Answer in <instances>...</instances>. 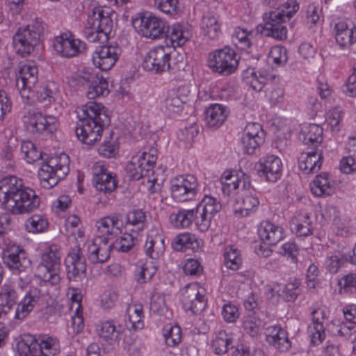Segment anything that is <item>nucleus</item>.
<instances>
[{
    "label": "nucleus",
    "mask_w": 356,
    "mask_h": 356,
    "mask_svg": "<svg viewBox=\"0 0 356 356\" xmlns=\"http://www.w3.org/2000/svg\"><path fill=\"white\" fill-rule=\"evenodd\" d=\"M0 202L8 213L20 215L38 209L40 198L34 190L25 186L21 179L8 176L0 180Z\"/></svg>",
    "instance_id": "1"
},
{
    "label": "nucleus",
    "mask_w": 356,
    "mask_h": 356,
    "mask_svg": "<svg viewBox=\"0 0 356 356\" xmlns=\"http://www.w3.org/2000/svg\"><path fill=\"white\" fill-rule=\"evenodd\" d=\"M79 120L76 122L75 134L77 138L87 145L99 140L104 129L110 124V117L104 106L95 102H90L80 108Z\"/></svg>",
    "instance_id": "2"
},
{
    "label": "nucleus",
    "mask_w": 356,
    "mask_h": 356,
    "mask_svg": "<svg viewBox=\"0 0 356 356\" xmlns=\"http://www.w3.org/2000/svg\"><path fill=\"white\" fill-rule=\"evenodd\" d=\"M138 32L143 36L152 40L166 38L172 46H181L188 40V33L179 24L169 26L166 22L149 13L140 17Z\"/></svg>",
    "instance_id": "3"
},
{
    "label": "nucleus",
    "mask_w": 356,
    "mask_h": 356,
    "mask_svg": "<svg viewBox=\"0 0 356 356\" xmlns=\"http://www.w3.org/2000/svg\"><path fill=\"white\" fill-rule=\"evenodd\" d=\"M3 261L12 274L17 275L23 287L31 281V261L24 249L16 244H8L3 252Z\"/></svg>",
    "instance_id": "4"
},
{
    "label": "nucleus",
    "mask_w": 356,
    "mask_h": 356,
    "mask_svg": "<svg viewBox=\"0 0 356 356\" xmlns=\"http://www.w3.org/2000/svg\"><path fill=\"white\" fill-rule=\"evenodd\" d=\"M3 261L12 274L17 275L23 287L31 281V261L24 249L16 244H8L3 252Z\"/></svg>",
    "instance_id": "5"
},
{
    "label": "nucleus",
    "mask_w": 356,
    "mask_h": 356,
    "mask_svg": "<svg viewBox=\"0 0 356 356\" xmlns=\"http://www.w3.org/2000/svg\"><path fill=\"white\" fill-rule=\"evenodd\" d=\"M286 10L277 9L266 13V22L261 33L266 37H272L277 40H284L287 37V29L284 25L298 9V5L293 1L284 4Z\"/></svg>",
    "instance_id": "6"
},
{
    "label": "nucleus",
    "mask_w": 356,
    "mask_h": 356,
    "mask_svg": "<svg viewBox=\"0 0 356 356\" xmlns=\"http://www.w3.org/2000/svg\"><path fill=\"white\" fill-rule=\"evenodd\" d=\"M69 157L65 154L42 161L38 170L41 186L49 189L56 186L69 173Z\"/></svg>",
    "instance_id": "7"
},
{
    "label": "nucleus",
    "mask_w": 356,
    "mask_h": 356,
    "mask_svg": "<svg viewBox=\"0 0 356 356\" xmlns=\"http://www.w3.org/2000/svg\"><path fill=\"white\" fill-rule=\"evenodd\" d=\"M60 348L58 340L51 337H44L39 343L33 336L28 335L16 345L19 356H54Z\"/></svg>",
    "instance_id": "8"
},
{
    "label": "nucleus",
    "mask_w": 356,
    "mask_h": 356,
    "mask_svg": "<svg viewBox=\"0 0 356 356\" xmlns=\"http://www.w3.org/2000/svg\"><path fill=\"white\" fill-rule=\"evenodd\" d=\"M43 31V23L39 19L19 28L13 36V44L17 52L22 56L30 54L39 44Z\"/></svg>",
    "instance_id": "9"
},
{
    "label": "nucleus",
    "mask_w": 356,
    "mask_h": 356,
    "mask_svg": "<svg viewBox=\"0 0 356 356\" xmlns=\"http://www.w3.org/2000/svg\"><path fill=\"white\" fill-rule=\"evenodd\" d=\"M19 295L16 289L10 285H4L0 289V346L7 337L6 324L15 319L16 307Z\"/></svg>",
    "instance_id": "10"
},
{
    "label": "nucleus",
    "mask_w": 356,
    "mask_h": 356,
    "mask_svg": "<svg viewBox=\"0 0 356 356\" xmlns=\"http://www.w3.org/2000/svg\"><path fill=\"white\" fill-rule=\"evenodd\" d=\"M61 253L56 245L47 247L42 252L38 267V276L44 281L57 283L60 280Z\"/></svg>",
    "instance_id": "11"
},
{
    "label": "nucleus",
    "mask_w": 356,
    "mask_h": 356,
    "mask_svg": "<svg viewBox=\"0 0 356 356\" xmlns=\"http://www.w3.org/2000/svg\"><path fill=\"white\" fill-rule=\"evenodd\" d=\"M114 13L109 11L108 9L102 8H94L92 13L88 16V24L91 30V33H87L88 38L92 42L97 40L98 34L102 33L107 38L111 33L113 27V21L112 19Z\"/></svg>",
    "instance_id": "12"
},
{
    "label": "nucleus",
    "mask_w": 356,
    "mask_h": 356,
    "mask_svg": "<svg viewBox=\"0 0 356 356\" xmlns=\"http://www.w3.org/2000/svg\"><path fill=\"white\" fill-rule=\"evenodd\" d=\"M238 65L237 54L229 47L216 51L209 60V66L213 72L222 76H229L234 73Z\"/></svg>",
    "instance_id": "13"
},
{
    "label": "nucleus",
    "mask_w": 356,
    "mask_h": 356,
    "mask_svg": "<svg viewBox=\"0 0 356 356\" xmlns=\"http://www.w3.org/2000/svg\"><path fill=\"white\" fill-rule=\"evenodd\" d=\"M156 149H151L149 153L139 152L134 156L127 165L130 177L139 180L143 177H149L153 175V168L156 161Z\"/></svg>",
    "instance_id": "14"
},
{
    "label": "nucleus",
    "mask_w": 356,
    "mask_h": 356,
    "mask_svg": "<svg viewBox=\"0 0 356 356\" xmlns=\"http://www.w3.org/2000/svg\"><path fill=\"white\" fill-rule=\"evenodd\" d=\"M198 192V182L193 175H181L171 181L172 197L178 202H185L193 199Z\"/></svg>",
    "instance_id": "15"
},
{
    "label": "nucleus",
    "mask_w": 356,
    "mask_h": 356,
    "mask_svg": "<svg viewBox=\"0 0 356 356\" xmlns=\"http://www.w3.org/2000/svg\"><path fill=\"white\" fill-rule=\"evenodd\" d=\"M170 47L157 46L152 49L146 55L143 61V67L155 73H160L171 68Z\"/></svg>",
    "instance_id": "16"
},
{
    "label": "nucleus",
    "mask_w": 356,
    "mask_h": 356,
    "mask_svg": "<svg viewBox=\"0 0 356 356\" xmlns=\"http://www.w3.org/2000/svg\"><path fill=\"white\" fill-rule=\"evenodd\" d=\"M24 124L31 134H51L57 129V119L53 115H44L40 112L29 111L24 116Z\"/></svg>",
    "instance_id": "17"
},
{
    "label": "nucleus",
    "mask_w": 356,
    "mask_h": 356,
    "mask_svg": "<svg viewBox=\"0 0 356 356\" xmlns=\"http://www.w3.org/2000/svg\"><path fill=\"white\" fill-rule=\"evenodd\" d=\"M38 81V67L33 62L19 66L16 76V87L22 98L29 99L32 89Z\"/></svg>",
    "instance_id": "18"
},
{
    "label": "nucleus",
    "mask_w": 356,
    "mask_h": 356,
    "mask_svg": "<svg viewBox=\"0 0 356 356\" xmlns=\"http://www.w3.org/2000/svg\"><path fill=\"white\" fill-rule=\"evenodd\" d=\"M67 277L70 281L81 282L86 277L85 257L79 246L71 250L66 259Z\"/></svg>",
    "instance_id": "19"
},
{
    "label": "nucleus",
    "mask_w": 356,
    "mask_h": 356,
    "mask_svg": "<svg viewBox=\"0 0 356 356\" xmlns=\"http://www.w3.org/2000/svg\"><path fill=\"white\" fill-rule=\"evenodd\" d=\"M120 54L121 49L118 45L99 46L92 54V61L96 67L107 71L114 66Z\"/></svg>",
    "instance_id": "20"
},
{
    "label": "nucleus",
    "mask_w": 356,
    "mask_h": 356,
    "mask_svg": "<svg viewBox=\"0 0 356 356\" xmlns=\"http://www.w3.org/2000/svg\"><path fill=\"white\" fill-rule=\"evenodd\" d=\"M53 46L56 52L66 58L76 56L87 48L83 41L67 33L56 37Z\"/></svg>",
    "instance_id": "21"
},
{
    "label": "nucleus",
    "mask_w": 356,
    "mask_h": 356,
    "mask_svg": "<svg viewBox=\"0 0 356 356\" xmlns=\"http://www.w3.org/2000/svg\"><path fill=\"white\" fill-rule=\"evenodd\" d=\"M182 305L186 311H191L193 314H200L207 305L204 295L200 291V286L197 284H191L186 286L182 293Z\"/></svg>",
    "instance_id": "22"
},
{
    "label": "nucleus",
    "mask_w": 356,
    "mask_h": 356,
    "mask_svg": "<svg viewBox=\"0 0 356 356\" xmlns=\"http://www.w3.org/2000/svg\"><path fill=\"white\" fill-rule=\"evenodd\" d=\"M183 88H173L164 93L161 99V108L168 115L179 113L186 102V96L183 95Z\"/></svg>",
    "instance_id": "23"
},
{
    "label": "nucleus",
    "mask_w": 356,
    "mask_h": 356,
    "mask_svg": "<svg viewBox=\"0 0 356 356\" xmlns=\"http://www.w3.org/2000/svg\"><path fill=\"white\" fill-rule=\"evenodd\" d=\"M93 184L97 191L110 193L116 188L115 177L104 165L95 164L93 166Z\"/></svg>",
    "instance_id": "24"
},
{
    "label": "nucleus",
    "mask_w": 356,
    "mask_h": 356,
    "mask_svg": "<svg viewBox=\"0 0 356 356\" xmlns=\"http://www.w3.org/2000/svg\"><path fill=\"white\" fill-rule=\"evenodd\" d=\"M258 172L264 176L266 180L270 182L276 181L282 174V161L275 155H268L260 159Z\"/></svg>",
    "instance_id": "25"
},
{
    "label": "nucleus",
    "mask_w": 356,
    "mask_h": 356,
    "mask_svg": "<svg viewBox=\"0 0 356 356\" xmlns=\"http://www.w3.org/2000/svg\"><path fill=\"white\" fill-rule=\"evenodd\" d=\"M229 110L227 106L221 104H211L204 111L206 126L216 129L226 121Z\"/></svg>",
    "instance_id": "26"
},
{
    "label": "nucleus",
    "mask_w": 356,
    "mask_h": 356,
    "mask_svg": "<svg viewBox=\"0 0 356 356\" xmlns=\"http://www.w3.org/2000/svg\"><path fill=\"white\" fill-rule=\"evenodd\" d=\"M266 337V341L280 352H286L291 346L286 331L279 325L267 327Z\"/></svg>",
    "instance_id": "27"
},
{
    "label": "nucleus",
    "mask_w": 356,
    "mask_h": 356,
    "mask_svg": "<svg viewBox=\"0 0 356 356\" xmlns=\"http://www.w3.org/2000/svg\"><path fill=\"white\" fill-rule=\"evenodd\" d=\"M42 298L41 290L37 287L31 288L16 307L15 319H24L38 304Z\"/></svg>",
    "instance_id": "28"
},
{
    "label": "nucleus",
    "mask_w": 356,
    "mask_h": 356,
    "mask_svg": "<svg viewBox=\"0 0 356 356\" xmlns=\"http://www.w3.org/2000/svg\"><path fill=\"white\" fill-rule=\"evenodd\" d=\"M323 152L316 148L302 153L299 157V168L305 174L317 172L323 163Z\"/></svg>",
    "instance_id": "29"
},
{
    "label": "nucleus",
    "mask_w": 356,
    "mask_h": 356,
    "mask_svg": "<svg viewBox=\"0 0 356 356\" xmlns=\"http://www.w3.org/2000/svg\"><path fill=\"white\" fill-rule=\"evenodd\" d=\"M311 315L312 324L308 326V334L311 338V343L316 346L321 343L325 337L323 325L325 312L321 309H314Z\"/></svg>",
    "instance_id": "30"
},
{
    "label": "nucleus",
    "mask_w": 356,
    "mask_h": 356,
    "mask_svg": "<svg viewBox=\"0 0 356 356\" xmlns=\"http://www.w3.org/2000/svg\"><path fill=\"white\" fill-rule=\"evenodd\" d=\"M258 234L264 243L272 245L277 244L284 238V229L279 225L264 221L260 224Z\"/></svg>",
    "instance_id": "31"
},
{
    "label": "nucleus",
    "mask_w": 356,
    "mask_h": 356,
    "mask_svg": "<svg viewBox=\"0 0 356 356\" xmlns=\"http://www.w3.org/2000/svg\"><path fill=\"white\" fill-rule=\"evenodd\" d=\"M290 226L298 236H308L312 234L313 223L307 212H296L291 219Z\"/></svg>",
    "instance_id": "32"
},
{
    "label": "nucleus",
    "mask_w": 356,
    "mask_h": 356,
    "mask_svg": "<svg viewBox=\"0 0 356 356\" xmlns=\"http://www.w3.org/2000/svg\"><path fill=\"white\" fill-rule=\"evenodd\" d=\"M149 234L144 245V252L149 258L156 260L162 256L165 251L164 238L159 233Z\"/></svg>",
    "instance_id": "33"
},
{
    "label": "nucleus",
    "mask_w": 356,
    "mask_h": 356,
    "mask_svg": "<svg viewBox=\"0 0 356 356\" xmlns=\"http://www.w3.org/2000/svg\"><path fill=\"white\" fill-rule=\"evenodd\" d=\"M234 213L240 216H247L249 211L255 209L259 204V200L255 193L245 191L241 196L236 198L235 201Z\"/></svg>",
    "instance_id": "34"
},
{
    "label": "nucleus",
    "mask_w": 356,
    "mask_h": 356,
    "mask_svg": "<svg viewBox=\"0 0 356 356\" xmlns=\"http://www.w3.org/2000/svg\"><path fill=\"white\" fill-rule=\"evenodd\" d=\"M201 246V241L190 233H184L176 236L172 241V247L176 251H197Z\"/></svg>",
    "instance_id": "35"
},
{
    "label": "nucleus",
    "mask_w": 356,
    "mask_h": 356,
    "mask_svg": "<svg viewBox=\"0 0 356 356\" xmlns=\"http://www.w3.org/2000/svg\"><path fill=\"white\" fill-rule=\"evenodd\" d=\"M323 133L321 126L309 124L302 128L299 138L304 144L316 147L323 141Z\"/></svg>",
    "instance_id": "36"
},
{
    "label": "nucleus",
    "mask_w": 356,
    "mask_h": 356,
    "mask_svg": "<svg viewBox=\"0 0 356 356\" xmlns=\"http://www.w3.org/2000/svg\"><path fill=\"white\" fill-rule=\"evenodd\" d=\"M335 39L342 48L350 47L356 40V31L344 22L335 24Z\"/></svg>",
    "instance_id": "37"
},
{
    "label": "nucleus",
    "mask_w": 356,
    "mask_h": 356,
    "mask_svg": "<svg viewBox=\"0 0 356 356\" xmlns=\"http://www.w3.org/2000/svg\"><path fill=\"white\" fill-rule=\"evenodd\" d=\"M312 193L317 197H326L334 193L335 188L330 184L327 174L317 175L310 186Z\"/></svg>",
    "instance_id": "38"
},
{
    "label": "nucleus",
    "mask_w": 356,
    "mask_h": 356,
    "mask_svg": "<svg viewBox=\"0 0 356 356\" xmlns=\"http://www.w3.org/2000/svg\"><path fill=\"white\" fill-rule=\"evenodd\" d=\"M97 330L101 338L112 343L120 339L124 328L120 325L116 326L113 321H106Z\"/></svg>",
    "instance_id": "39"
},
{
    "label": "nucleus",
    "mask_w": 356,
    "mask_h": 356,
    "mask_svg": "<svg viewBox=\"0 0 356 356\" xmlns=\"http://www.w3.org/2000/svg\"><path fill=\"white\" fill-rule=\"evenodd\" d=\"M201 29L204 35L211 40H217L220 35V25L218 19L210 13L203 16Z\"/></svg>",
    "instance_id": "40"
},
{
    "label": "nucleus",
    "mask_w": 356,
    "mask_h": 356,
    "mask_svg": "<svg viewBox=\"0 0 356 356\" xmlns=\"http://www.w3.org/2000/svg\"><path fill=\"white\" fill-rule=\"evenodd\" d=\"M194 215L193 209H180L170 215V220L175 227L187 228L194 222Z\"/></svg>",
    "instance_id": "41"
},
{
    "label": "nucleus",
    "mask_w": 356,
    "mask_h": 356,
    "mask_svg": "<svg viewBox=\"0 0 356 356\" xmlns=\"http://www.w3.org/2000/svg\"><path fill=\"white\" fill-rule=\"evenodd\" d=\"M146 225V213L142 209H133L127 213L125 226H132L131 231L138 233L144 229Z\"/></svg>",
    "instance_id": "42"
},
{
    "label": "nucleus",
    "mask_w": 356,
    "mask_h": 356,
    "mask_svg": "<svg viewBox=\"0 0 356 356\" xmlns=\"http://www.w3.org/2000/svg\"><path fill=\"white\" fill-rule=\"evenodd\" d=\"M58 92V85L55 82L49 81L41 86L35 92L37 99L44 105H47L55 101Z\"/></svg>",
    "instance_id": "43"
},
{
    "label": "nucleus",
    "mask_w": 356,
    "mask_h": 356,
    "mask_svg": "<svg viewBox=\"0 0 356 356\" xmlns=\"http://www.w3.org/2000/svg\"><path fill=\"white\" fill-rule=\"evenodd\" d=\"M344 248L337 250L327 257L325 263L330 273H337L345 261L349 262L348 253L344 251Z\"/></svg>",
    "instance_id": "44"
},
{
    "label": "nucleus",
    "mask_w": 356,
    "mask_h": 356,
    "mask_svg": "<svg viewBox=\"0 0 356 356\" xmlns=\"http://www.w3.org/2000/svg\"><path fill=\"white\" fill-rule=\"evenodd\" d=\"M94 81L89 82L88 84V91L86 96L90 99H95L99 96L107 95L109 92L108 90V82L102 77H99L96 74V78Z\"/></svg>",
    "instance_id": "45"
},
{
    "label": "nucleus",
    "mask_w": 356,
    "mask_h": 356,
    "mask_svg": "<svg viewBox=\"0 0 356 356\" xmlns=\"http://www.w3.org/2000/svg\"><path fill=\"white\" fill-rule=\"evenodd\" d=\"M225 265L229 269L236 270L242 264L239 250L234 245H228L224 252Z\"/></svg>",
    "instance_id": "46"
},
{
    "label": "nucleus",
    "mask_w": 356,
    "mask_h": 356,
    "mask_svg": "<svg viewBox=\"0 0 356 356\" xmlns=\"http://www.w3.org/2000/svg\"><path fill=\"white\" fill-rule=\"evenodd\" d=\"M232 343V337L225 331L220 330L213 339L211 346L216 354L222 355L227 353Z\"/></svg>",
    "instance_id": "47"
},
{
    "label": "nucleus",
    "mask_w": 356,
    "mask_h": 356,
    "mask_svg": "<svg viewBox=\"0 0 356 356\" xmlns=\"http://www.w3.org/2000/svg\"><path fill=\"white\" fill-rule=\"evenodd\" d=\"M21 152L27 163H33L42 159V154L30 140L23 141L21 145Z\"/></svg>",
    "instance_id": "48"
},
{
    "label": "nucleus",
    "mask_w": 356,
    "mask_h": 356,
    "mask_svg": "<svg viewBox=\"0 0 356 356\" xmlns=\"http://www.w3.org/2000/svg\"><path fill=\"white\" fill-rule=\"evenodd\" d=\"M48 222L42 216L33 215L25 222L26 229L29 232H42L48 227Z\"/></svg>",
    "instance_id": "49"
},
{
    "label": "nucleus",
    "mask_w": 356,
    "mask_h": 356,
    "mask_svg": "<svg viewBox=\"0 0 356 356\" xmlns=\"http://www.w3.org/2000/svg\"><path fill=\"white\" fill-rule=\"evenodd\" d=\"M96 74L83 71L74 74L69 79V84L71 87L79 89L81 86H88L89 82L94 81Z\"/></svg>",
    "instance_id": "50"
},
{
    "label": "nucleus",
    "mask_w": 356,
    "mask_h": 356,
    "mask_svg": "<svg viewBox=\"0 0 356 356\" xmlns=\"http://www.w3.org/2000/svg\"><path fill=\"white\" fill-rule=\"evenodd\" d=\"M110 238L104 236H96V243L99 245L98 263H104L110 258L111 250L113 249Z\"/></svg>",
    "instance_id": "51"
},
{
    "label": "nucleus",
    "mask_w": 356,
    "mask_h": 356,
    "mask_svg": "<svg viewBox=\"0 0 356 356\" xmlns=\"http://www.w3.org/2000/svg\"><path fill=\"white\" fill-rule=\"evenodd\" d=\"M339 292L343 293H356V274L348 273L338 280Z\"/></svg>",
    "instance_id": "52"
},
{
    "label": "nucleus",
    "mask_w": 356,
    "mask_h": 356,
    "mask_svg": "<svg viewBox=\"0 0 356 356\" xmlns=\"http://www.w3.org/2000/svg\"><path fill=\"white\" fill-rule=\"evenodd\" d=\"M138 241L136 237L131 234L125 233L114 243H111L113 249L122 252L129 251Z\"/></svg>",
    "instance_id": "53"
},
{
    "label": "nucleus",
    "mask_w": 356,
    "mask_h": 356,
    "mask_svg": "<svg viewBox=\"0 0 356 356\" xmlns=\"http://www.w3.org/2000/svg\"><path fill=\"white\" fill-rule=\"evenodd\" d=\"M194 211V222L197 227L201 232L207 231L210 225L211 218L199 204L193 209Z\"/></svg>",
    "instance_id": "54"
},
{
    "label": "nucleus",
    "mask_w": 356,
    "mask_h": 356,
    "mask_svg": "<svg viewBox=\"0 0 356 356\" xmlns=\"http://www.w3.org/2000/svg\"><path fill=\"white\" fill-rule=\"evenodd\" d=\"M199 206L210 216L211 219L222 209L220 202L211 196H205L199 203Z\"/></svg>",
    "instance_id": "55"
},
{
    "label": "nucleus",
    "mask_w": 356,
    "mask_h": 356,
    "mask_svg": "<svg viewBox=\"0 0 356 356\" xmlns=\"http://www.w3.org/2000/svg\"><path fill=\"white\" fill-rule=\"evenodd\" d=\"M163 337L168 346H175L181 341V329L179 326H170L168 328H165Z\"/></svg>",
    "instance_id": "56"
},
{
    "label": "nucleus",
    "mask_w": 356,
    "mask_h": 356,
    "mask_svg": "<svg viewBox=\"0 0 356 356\" xmlns=\"http://www.w3.org/2000/svg\"><path fill=\"white\" fill-rule=\"evenodd\" d=\"M264 142V138L257 136L255 139H252L247 136H242L241 143L243 152L247 154H252L255 149H257Z\"/></svg>",
    "instance_id": "57"
},
{
    "label": "nucleus",
    "mask_w": 356,
    "mask_h": 356,
    "mask_svg": "<svg viewBox=\"0 0 356 356\" xmlns=\"http://www.w3.org/2000/svg\"><path fill=\"white\" fill-rule=\"evenodd\" d=\"M223 177L226 181H232V183H224V181L221 183L223 194L229 196L238 188V175H233L231 172H225Z\"/></svg>",
    "instance_id": "58"
},
{
    "label": "nucleus",
    "mask_w": 356,
    "mask_h": 356,
    "mask_svg": "<svg viewBox=\"0 0 356 356\" xmlns=\"http://www.w3.org/2000/svg\"><path fill=\"white\" fill-rule=\"evenodd\" d=\"M269 56L277 65H284L288 60L287 51L282 46L273 47L270 51Z\"/></svg>",
    "instance_id": "59"
},
{
    "label": "nucleus",
    "mask_w": 356,
    "mask_h": 356,
    "mask_svg": "<svg viewBox=\"0 0 356 356\" xmlns=\"http://www.w3.org/2000/svg\"><path fill=\"white\" fill-rule=\"evenodd\" d=\"M234 41L235 45L241 49H246L250 47L252 43L248 38V33L244 29L238 28L234 33Z\"/></svg>",
    "instance_id": "60"
},
{
    "label": "nucleus",
    "mask_w": 356,
    "mask_h": 356,
    "mask_svg": "<svg viewBox=\"0 0 356 356\" xmlns=\"http://www.w3.org/2000/svg\"><path fill=\"white\" fill-rule=\"evenodd\" d=\"M222 315L225 321L234 323L238 318L240 314L237 307L231 302H227L222 307Z\"/></svg>",
    "instance_id": "61"
},
{
    "label": "nucleus",
    "mask_w": 356,
    "mask_h": 356,
    "mask_svg": "<svg viewBox=\"0 0 356 356\" xmlns=\"http://www.w3.org/2000/svg\"><path fill=\"white\" fill-rule=\"evenodd\" d=\"M97 236H108L110 240L113 236V227H112V222L110 221L108 218H103L97 222Z\"/></svg>",
    "instance_id": "62"
},
{
    "label": "nucleus",
    "mask_w": 356,
    "mask_h": 356,
    "mask_svg": "<svg viewBox=\"0 0 356 356\" xmlns=\"http://www.w3.org/2000/svg\"><path fill=\"white\" fill-rule=\"evenodd\" d=\"M177 0H154L155 6L163 13L173 15L177 13Z\"/></svg>",
    "instance_id": "63"
},
{
    "label": "nucleus",
    "mask_w": 356,
    "mask_h": 356,
    "mask_svg": "<svg viewBox=\"0 0 356 356\" xmlns=\"http://www.w3.org/2000/svg\"><path fill=\"white\" fill-rule=\"evenodd\" d=\"M261 322L253 316H248L243 322L245 330L252 337H255L259 332Z\"/></svg>",
    "instance_id": "64"
}]
</instances>
